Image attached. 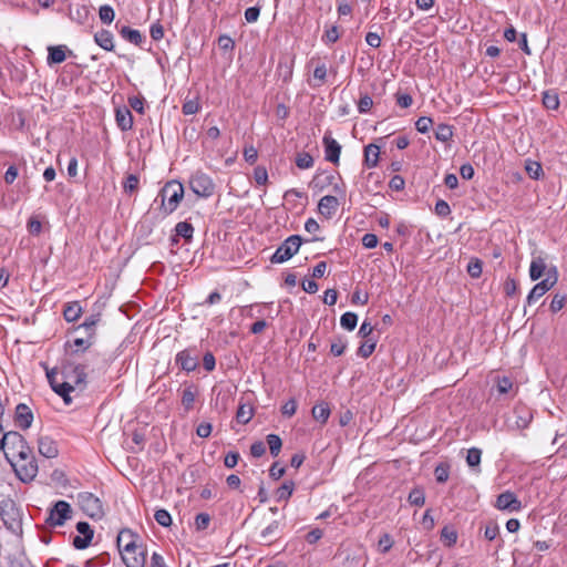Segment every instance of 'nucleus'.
<instances>
[{"instance_id": "e433bc0d", "label": "nucleus", "mask_w": 567, "mask_h": 567, "mask_svg": "<svg viewBox=\"0 0 567 567\" xmlns=\"http://www.w3.org/2000/svg\"><path fill=\"white\" fill-rule=\"evenodd\" d=\"M315 164L313 157L307 152H300L296 156V165L300 169L311 168Z\"/></svg>"}, {"instance_id": "de8ad7c7", "label": "nucleus", "mask_w": 567, "mask_h": 567, "mask_svg": "<svg viewBox=\"0 0 567 567\" xmlns=\"http://www.w3.org/2000/svg\"><path fill=\"white\" fill-rule=\"evenodd\" d=\"M347 349V341L341 338V337H338L332 343H331V347H330V352L334 355V357H340L344 353Z\"/></svg>"}, {"instance_id": "20e7f679", "label": "nucleus", "mask_w": 567, "mask_h": 567, "mask_svg": "<svg viewBox=\"0 0 567 567\" xmlns=\"http://www.w3.org/2000/svg\"><path fill=\"white\" fill-rule=\"evenodd\" d=\"M0 518L4 526L17 532L21 527V514L16 502L9 497L0 501Z\"/></svg>"}, {"instance_id": "f03ea898", "label": "nucleus", "mask_w": 567, "mask_h": 567, "mask_svg": "<svg viewBox=\"0 0 567 567\" xmlns=\"http://www.w3.org/2000/svg\"><path fill=\"white\" fill-rule=\"evenodd\" d=\"M135 537L131 529H122L117 535V547L126 567L145 566V553L136 545Z\"/></svg>"}, {"instance_id": "c756f323", "label": "nucleus", "mask_w": 567, "mask_h": 567, "mask_svg": "<svg viewBox=\"0 0 567 567\" xmlns=\"http://www.w3.org/2000/svg\"><path fill=\"white\" fill-rule=\"evenodd\" d=\"M435 138L440 142H449L453 137V126L449 124H439L434 131Z\"/></svg>"}, {"instance_id": "1a4fd4ad", "label": "nucleus", "mask_w": 567, "mask_h": 567, "mask_svg": "<svg viewBox=\"0 0 567 567\" xmlns=\"http://www.w3.org/2000/svg\"><path fill=\"white\" fill-rule=\"evenodd\" d=\"M557 282V270L555 267L548 270L547 277L540 282L536 284L533 289L529 291L526 303L528 306L536 302L540 297H543L548 290H550L555 284Z\"/></svg>"}, {"instance_id": "4c0bfd02", "label": "nucleus", "mask_w": 567, "mask_h": 567, "mask_svg": "<svg viewBox=\"0 0 567 567\" xmlns=\"http://www.w3.org/2000/svg\"><path fill=\"white\" fill-rule=\"evenodd\" d=\"M441 538L447 547H452L457 542V532L450 526H444L441 530Z\"/></svg>"}, {"instance_id": "f8f14e48", "label": "nucleus", "mask_w": 567, "mask_h": 567, "mask_svg": "<svg viewBox=\"0 0 567 567\" xmlns=\"http://www.w3.org/2000/svg\"><path fill=\"white\" fill-rule=\"evenodd\" d=\"M76 530L80 535L73 538V546L76 549H85L89 547L93 539L94 530L86 522H79L76 524Z\"/></svg>"}, {"instance_id": "ddd939ff", "label": "nucleus", "mask_w": 567, "mask_h": 567, "mask_svg": "<svg viewBox=\"0 0 567 567\" xmlns=\"http://www.w3.org/2000/svg\"><path fill=\"white\" fill-rule=\"evenodd\" d=\"M495 506L501 511L515 512L520 509L522 504L514 493L506 491L497 496Z\"/></svg>"}, {"instance_id": "bf43d9fd", "label": "nucleus", "mask_w": 567, "mask_h": 567, "mask_svg": "<svg viewBox=\"0 0 567 567\" xmlns=\"http://www.w3.org/2000/svg\"><path fill=\"white\" fill-rule=\"evenodd\" d=\"M334 179L336 177L331 173L327 174L323 181L320 179L319 175H316L312 179V184L315 185V187H319L320 189H322L326 185H332Z\"/></svg>"}, {"instance_id": "680f3d73", "label": "nucleus", "mask_w": 567, "mask_h": 567, "mask_svg": "<svg viewBox=\"0 0 567 567\" xmlns=\"http://www.w3.org/2000/svg\"><path fill=\"white\" fill-rule=\"evenodd\" d=\"M396 104L401 106L402 109L410 107L413 103V99L409 93H401L398 92L395 94Z\"/></svg>"}, {"instance_id": "ea45409f", "label": "nucleus", "mask_w": 567, "mask_h": 567, "mask_svg": "<svg viewBox=\"0 0 567 567\" xmlns=\"http://www.w3.org/2000/svg\"><path fill=\"white\" fill-rule=\"evenodd\" d=\"M408 501L411 505L423 506L425 503L424 491L419 487L413 488L409 494Z\"/></svg>"}, {"instance_id": "c9c22d12", "label": "nucleus", "mask_w": 567, "mask_h": 567, "mask_svg": "<svg viewBox=\"0 0 567 567\" xmlns=\"http://www.w3.org/2000/svg\"><path fill=\"white\" fill-rule=\"evenodd\" d=\"M358 323V316L354 312H346L340 318V324L343 329L352 331Z\"/></svg>"}, {"instance_id": "2eb2a0df", "label": "nucleus", "mask_w": 567, "mask_h": 567, "mask_svg": "<svg viewBox=\"0 0 567 567\" xmlns=\"http://www.w3.org/2000/svg\"><path fill=\"white\" fill-rule=\"evenodd\" d=\"M175 362L186 372H193L198 367V358L196 355H192L188 349L179 351L176 354Z\"/></svg>"}, {"instance_id": "9d476101", "label": "nucleus", "mask_w": 567, "mask_h": 567, "mask_svg": "<svg viewBox=\"0 0 567 567\" xmlns=\"http://www.w3.org/2000/svg\"><path fill=\"white\" fill-rule=\"evenodd\" d=\"M71 513L72 509L68 502L58 501L50 509L45 523L51 527L62 526L68 519L71 518Z\"/></svg>"}, {"instance_id": "f704fd0d", "label": "nucleus", "mask_w": 567, "mask_h": 567, "mask_svg": "<svg viewBox=\"0 0 567 567\" xmlns=\"http://www.w3.org/2000/svg\"><path fill=\"white\" fill-rule=\"evenodd\" d=\"M140 177L136 174H130L123 183L124 193L132 195L138 189Z\"/></svg>"}, {"instance_id": "052dcab7", "label": "nucleus", "mask_w": 567, "mask_h": 567, "mask_svg": "<svg viewBox=\"0 0 567 567\" xmlns=\"http://www.w3.org/2000/svg\"><path fill=\"white\" fill-rule=\"evenodd\" d=\"M297 411V401L295 399L288 400L281 408V413L286 417H291Z\"/></svg>"}, {"instance_id": "a211bd4d", "label": "nucleus", "mask_w": 567, "mask_h": 567, "mask_svg": "<svg viewBox=\"0 0 567 567\" xmlns=\"http://www.w3.org/2000/svg\"><path fill=\"white\" fill-rule=\"evenodd\" d=\"M116 28L122 39L134 45L141 47L145 41V37L136 29H132L128 25L118 27V24H116Z\"/></svg>"}, {"instance_id": "a878e982", "label": "nucleus", "mask_w": 567, "mask_h": 567, "mask_svg": "<svg viewBox=\"0 0 567 567\" xmlns=\"http://www.w3.org/2000/svg\"><path fill=\"white\" fill-rule=\"evenodd\" d=\"M82 315V307L80 302H69L64 306L63 317L68 322L76 321Z\"/></svg>"}, {"instance_id": "c85d7f7f", "label": "nucleus", "mask_w": 567, "mask_h": 567, "mask_svg": "<svg viewBox=\"0 0 567 567\" xmlns=\"http://www.w3.org/2000/svg\"><path fill=\"white\" fill-rule=\"evenodd\" d=\"M254 416V408L249 403H240L237 412H236V420L240 424H247L250 422V420Z\"/></svg>"}, {"instance_id": "09e8293b", "label": "nucleus", "mask_w": 567, "mask_h": 567, "mask_svg": "<svg viewBox=\"0 0 567 567\" xmlns=\"http://www.w3.org/2000/svg\"><path fill=\"white\" fill-rule=\"evenodd\" d=\"M496 389L499 394H506L513 389V382L508 377H498Z\"/></svg>"}, {"instance_id": "5fc2aeb1", "label": "nucleus", "mask_w": 567, "mask_h": 567, "mask_svg": "<svg viewBox=\"0 0 567 567\" xmlns=\"http://www.w3.org/2000/svg\"><path fill=\"white\" fill-rule=\"evenodd\" d=\"M432 125H433V120L429 116H421L415 122L416 131L422 134L427 133Z\"/></svg>"}, {"instance_id": "7ed1b4c3", "label": "nucleus", "mask_w": 567, "mask_h": 567, "mask_svg": "<svg viewBox=\"0 0 567 567\" xmlns=\"http://www.w3.org/2000/svg\"><path fill=\"white\" fill-rule=\"evenodd\" d=\"M162 208L166 215L172 214L178 207L184 196V186L176 181L167 182L159 192Z\"/></svg>"}, {"instance_id": "f257e3e1", "label": "nucleus", "mask_w": 567, "mask_h": 567, "mask_svg": "<svg viewBox=\"0 0 567 567\" xmlns=\"http://www.w3.org/2000/svg\"><path fill=\"white\" fill-rule=\"evenodd\" d=\"M0 450L22 482H30L37 476L38 464L32 450L19 432L10 431L3 434Z\"/></svg>"}, {"instance_id": "dca6fc26", "label": "nucleus", "mask_w": 567, "mask_h": 567, "mask_svg": "<svg viewBox=\"0 0 567 567\" xmlns=\"http://www.w3.org/2000/svg\"><path fill=\"white\" fill-rule=\"evenodd\" d=\"M339 205V199L336 196L326 195L319 200L318 209L321 215L331 218L337 213Z\"/></svg>"}, {"instance_id": "8fccbe9b", "label": "nucleus", "mask_w": 567, "mask_h": 567, "mask_svg": "<svg viewBox=\"0 0 567 567\" xmlns=\"http://www.w3.org/2000/svg\"><path fill=\"white\" fill-rule=\"evenodd\" d=\"M295 484L293 482H285L278 489H277V497L279 501L281 499H288L293 492Z\"/></svg>"}, {"instance_id": "f3484780", "label": "nucleus", "mask_w": 567, "mask_h": 567, "mask_svg": "<svg viewBox=\"0 0 567 567\" xmlns=\"http://www.w3.org/2000/svg\"><path fill=\"white\" fill-rule=\"evenodd\" d=\"M33 421V413L31 409L24 404L20 403L16 408V423L22 430H27L31 426Z\"/></svg>"}, {"instance_id": "2f4dec72", "label": "nucleus", "mask_w": 567, "mask_h": 567, "mask_svg": "<svg viewBox=\"0 0 567 567\" xmlns=\"http://www.w3.org/2000/svg\"><path fill=\"white\" fill-rule=\"evenodd\" d=\"M176 236L183 237L186 241H190L194 234V227L190 223L179 221L175 226Z\"/></svg>"}, {"instance_id": "e2e57ef3", "label": "nucleus", "mask_w": 567, "mask_h": 567, "mask_svg": "<svg viewBox=\"0 0 567 567\" xmlns=\"http://www.w3.org/2000/svg\"><path fill=\"white\" fill-rule=\"evenodd\" d=\"M218 45L223 51H231L235 48V41L226 34L218 38Z\"/></svg>"}, {"instance_id": "4468645a", "label": "nucleus", "mask_w": 567, "mask_h": 567, "mask_svg": "<svg viewBox=\"0 0 567 567\" xmlns=\"http://www.w3.org/2000/svg\"><path fill=\"white\" fill-rule=\"evenodd\" d=\"M322 143L324 145L326 159L333 164H338L341 153V145L328 133L324 134Z\"/></svg>"}, {"instance_id": "774afa93", "label": "nucleus", "mask_w": 567, "mask_h": 567, "mask_svg": "<svg viewBox=\"0 0 567 567\" xmlns=\"http://www.w3.org/2000/svg\"><path fill=\"white\" fill-rule=\"evenodd\" d=\"M213 425L209 422H202L196 427V434L206 439L212 434Z\"/></svg>"}, {"instance_id": "bb28decb", "label": "nucleus", "mask_w": 567, "mask_h": 567, "mask_svg": "<svg viewBox=\"0 0 567 567\" xmlns=\"http://www.w3.org/2000/svg\"><path fill=\"white\" fill-rule=\"evenodd\" d=\"M64 45H54L48 48V64H60L66 59Z\"/></svg>"}, {"instance_id": "3c124183", "label": "nucleus", "mask_w": 567, "mask_h": 567, "mask_svg": "<svg viewBox=\"0 0 567 567\" xmlns=\"http://www.w3.org/2000/svg\"><path fill=\"white\" fill-rule=\"evenodd\" d=\"M28 231L33 236H39L42 231V223L37 216H31L27 223Z\"/></svg>"}, {"instance_id": "393cba45", "label": "nucleus", "mask_w": 567, "mask_h": 567, "mask_svg": "<svg viewBox=\"0 0 567 567\" xmlns=\"http://www.w3.org/2000/svg\"><path fill=\"white\" fill-rule=\"evenodd\" d=\"M197 395V389L194 384L186 386L182 393V405L185 412H189L194 408Z\"/></svg>"}, {"instance_id": "aec40b11", "label": "nucleus", "mask_w": 567, "mask_h": 567, "mask_svg": "<svg viewBox=\"0 0 567 567\" xmlns=\"http://www.w3.org/2000/svg\"><path fill=\"white\" fill-rule=\"evenodd\" d=\"M115 121L123 132L130 131L133 127V115L126 106L116 109Z\"/></svg>"}, {"instance_id": "0eeeda50", "label": "nucleus", "mask_w": 567, "mask_h": 567, "mask_svg": "<svg viewBox=\"0 0 567 567\" xmlns=\"http://www.w3.org/2000/svg\"><path fill=\"white\" fill-rule=\"evenodd\" d=\"M78 504L83 513L92 519H101L104 516L101 499L90 492H81L76 495Z\"/></svg>"}, {"instance_id": "5701e85b", "label": "nucleus", "mask_w": 567, "mask_h": 567, "mask_svg": "<svg viewBox=\"0 0 567 567\" xmlns=\"http://www.w3.org/2000/svg\"><path fill=\"white\" fill-rule=\"evenodd\" d=\"M546 261L543 257H533L529 266V277L533 281L539 279L546 271Z\"/></svg>"}, {"instance_id": "72a5a7b5", "label": "nucleus", "mask_w": 567, "mask_h": 567, "mask_svg": "<svg viewBox=\"0 0 567 567\" xmlns=\"http://www.w3.org/2000/svg\"><path fill=\"white\" fill-rule=\"evenodd\" d=\"M266 441L269 446L270 454L274 457H276L281 451V446H282L281 439L277 434H268L266 437Z\"/></svg>"}, {"instance_id": "423d86ee", "label": "nucleus", "mask_w": 567, "mask_h": 567, "mask_svg": "<svg viewBox=\"0 0 567 567\" xmlns=\"http://www.w3.org/2000/svg\"><path fill=\"white\" fill-rule=\"evenodd\" d=\"M302 238L299 235H291L286 238L270 257L271 264H284L292 258L300 249Z\"/></svg>"}, {"instance_id": "7c9ffc66", "label": "nucleus", "mask_w": 567, "mask_h": 567, "mask_svg": "<svg viewBox=\"0 0 567 567\" xmlns=\"http://www.w3.org/2000/svg\"><path fill=\"white\" fill-rule=\"evenodd\" d=\"M543 105L547 110H557L559 107V97L557 92L554 90L543 92Z\"/></svg>"}, {"instance_id": "cd10ccee", "label": "nucleus", "mask_w": 567, "mask_h": 567, "mask_svg": "<svg viewBox=\"0 0 567 567\" xmlns=\"http://www.w3.org/2000/svg\"><path fill=\"white\" fill-rule=\"evenodd\" d=\"M311 413L316 421L324 424L328 421L331 411L327 402H320L312 408Z\"/></svg>"}, {"instance_id": "79ce46f5", "label": "nucleus", "mask_w": 567, "mask_h": 567, "mask_svg": "<svg viewBox=\"0 0 567 567\" xmlns=\"http://www.w3.org/2000/svg\"><path fill=\"white\" fill-rule=\"evenodd\" d=\"M279 528V522H271L266 528H264L260 533V537L264 542L271 543L274 537L276 536Z\"/></svg>"}, {"instance_id": "4d7b16f0", "label": "nucleus", "mask_w": 567, "mask_h": 567, "mask_svg": "<svg viewBox=\"0 0 567 567\" xmlns=\"http://www.w3.org/2000/svg\"><path fill=\"white\" fill-rule=\"evenodd\" d=\"M210 516L207 513H199L195 517L196 529L204 530L209 526Z\"/></svg>"}, {"instance_id": "37998d69", "label": "nucleus", "mask_w": 567, "mask_h": 567, "mask_svg": "<svg viewBox=\"0 0 567 567\" xmlns=\"http://www.w3.org/2000/svg\"><path fill=\"white\" fill-rule=\"evenodd\" d=\"M482 451L477 447H472L467 451L466 463L470 467H478L481 463Z\"/></svg>"}, {"instance_id": "864d4df0", "label": "nucleus", "mask_w": 567, "mask_h": 567, "mask_svg": "<svg viewBox=\"0 0 567 567\" xmlns=\"http://www.w3.org/2000/svg\"><path fill=\"white\" fill-rule=\"evenodd\" d=\"M373 106V100L368 94H361L359 101H358V111L359 113H368L371 107Z\"/></svg>"}, {"instance_id": "69168bd1", "label": "nucleus", "mask_w": 567, "mask_h": 567, "mask_svg": "<svg viewBox=\"0 0 567 567\" xmlns=\"http://www.w3.org/2000/svg\"><path fill=\"white\" fill-rule=\"evenodd\" d=\"M151 38L154 41H159L164 37V28L159 22L153 23L150 29Z\"/></svg>"}, {"instance_id": "39448f33", "label": "nucleus", "mask_w": 567, "mask_h": 567, "mask_svg": "<svg viewBox=\"0 0 567 567\" xmlns=\"http://www.w3.org/2000/svg\"><path fill=\"white\" fill-rule=\"evenodd\" d=\"M59 373L62 381L69 383L70 393L74 390L75 386L85 384L86 373L85 367L82 364H75L70 361H65L62 363Z\"/></svg>"}, {"instance_id": "49530a36", "label": "nucleus", "mask_w": 567, "mask_h": 567, "mask_svg": "<svg viewBox=\"0 0 567 567\" xmlns=\"http://www.w3.org/2000/svg\"><path fill=\"white\" fill-rule=\"evenodd\" d=\"M154 518L163 527H168L172 524V516L166 509H157L154 514Z\"/></svg>"}, {"instance_id": "9b49d317", "label": "nucleus", "mask_w": 567, "mask_h": 567, "mask_svg": "<svg viewBox=\"0 0 567 567\" xmlns=\"http://www.w3.org/2000/svg\"><path fill=\"white\" fill-rule=\"evenodd\" d=\"M59 370L58 369H47V379L52 388V390L60 395L65 404H70L72 402V399L70 396V388L69 383L63 382L62 379H59Z\"/></svg>"}, {"instance_id": "6e6d98bb", "label": "nucleus", "mask_w": 567, "mask_h": 567, "mask_svg": "<svg viewBox=\"0 0 567 567\" xmlns=\"http://www.w3.org/2000/svg\"><path fill=\"white\" fill-rule=\"evenodd\" d=\"M254 178L258 185H266L268 182V172L264 166H257L254 169Z\"/></svg>"}, {"instance_id": "c03bdc74", "label": "nucleus", "mask_w": 567, "mask_h": 567, "mask_svg": "<svg viewBox=\"0 0 567 567\" xmlns=\"http://www.w3.org/2000/svg\"><path fill=\"white\" fill-rule=\"evenodd\" d=\"M375 346V341L367 340L363 343H361L357 353L359 357L367 359L374 352Z\"/></svg>"}, {"instance_id": "a19ab883", "label": "nucleus", "mask_w": 567, "mask_h": 567, "mask_svg": "<svg viewBox=\"0 0 567 567\" xmlns=\"http://www.w3.org/2000/svg\"><path fill=\"white\" fill-rule=\"evenodd\" d=\"M525 169L527 172V175L533 179H539L540 176L544 174L542 165L538 162L534 161H527Z\"/></svg>"}, {"instance_id": "0e129e2a", "label": "nucleus", "mask_w": 567, "mask_h": 567, "mask_svg": "<svg viewBox=\"0 0 567 567\" xmlns=\"http://www.w3.org/2000/svg\"><path fill=\"white\" fill-rule=\"evenodd\" d=\"M434 210L440 217H446L451 214L450 205L443 199L436 202Z\"/></svg>"}, {"instance_id": "603ef678", "label": "nucleus", "mask_w": 567, "mask_h": 567, "mask_svg": "<svg viewBox=\"0 0 567 567\" xmlns=\"http://www.w3.org/2000/svg\"><path fill=\"white\" fill-rule=\"evenodd\" d=\"M483 271V264L480 259H472L467 265V272L472 278L481 277Z\"/></svg>"}, {"instance_id": "13d9d810", "label": "nucleus", "mask_w": 567, "mask_h": 567, "mask_svg": "<svg viewBox=\"0 0 567 567\" xmlns=\"http://www.w3.org/2000/svg\"><path fill=\"white\" fill-rule=\"evenodd\" d=\"M339 31L336 25L328 29L324 34L322 35V41L327 44L334 43L339 40Z\"/></svg>"}, {"instance_id": "58836bf2", "label": "nucleus", "mask_w": 567, "mask_h": 567, "mask_svg": "<svg viewBox=\"0 0 567 567\" xmlns=\"http://www.w3.org/2000/svg\"><path fill=\"white\" fill-rule=\"evenodd\" d=\"M99 17L102 23L111 24L115 18L114 9L110 4H103L99 9Z\"/></svg>"}, {"instance_id": "6ab92c4d", "label": "nucleus", "mask_w": 567, "mask_h": 567, "mask_svg": "<svg viewBox=\"0 0 567 567\" xmlns=\"http://www.w3.org/2000/svg\"><path fill=\"white\" fill-rule=\"evenodd\" d=\"M39 453L47 458H53L58 456L59 450L54 440L50 436H40L39 441Z\"/></svg>"}, {"instance_id": "b1692460", "label": "nucleus", "mask_w": 567, "mask_h": 567, "mask_svg": "<svg viewBox=\"0 0 567 567\" xmlns=\"http://www.w3.org/2000/svg\"><path fill=\"white\" fill-rule=\"evenodd\" d=\"M380 155V147L375 144H369L364 147V164L367 167L372 168L378 166Z\"/></svg>"}, {"instance_id": "338daca9", "label": "nucleus", "mask_w": 567, "mask_h": 567, "mask_svg": "<svg viewBox=\"0 0 567 567\" xmlns=\"http://www.w3.org/2000/svg\"><path fill=\"white\" fill-rule=\"evenodd\" d=\"M244 158L247 163L254 164L258 158V151L252 146H246L244 148Z\"/></svg>"}, {"instance_id": "473e14b6", "label": "nucleus", "mask_w": 567, "mask_h": 567, "mask_svg": "<svg viewBox=\"0 0 567 567\" xmlns=\"http://www.w3.org/2000/svg\"><path fill=\"white\" fill-rule=\"evenodd\" d=\"M328 70L324 63L318 64L313 70L315 83L309 82L312 87L321 86L327 80Z\"/></svg>"}, {"instance_id": "6e6552de", "label": "nucleus", "mask_w": 567, "mask_h": 567, "mask_svg": "<svg viewBox=\"0 0 567 567\" xmlns=\"http://www.w3.org/2000/svg\"><path fill=\"white\" fill-rule=\"evenodd\" d=\"M190 189L199 197L208 198L215 193L212 177L202 171L195 172L189 178Z\"/></svg>"}, {"instance_id": "412c9836", "label": "nucleus", "mask_w": 567, "mask_h": 567, "mask_svg": "<svg viewBox=\"0 0 567 567\" xmlns=\"http://www.w3.org/2000/svg\"><path fill=\"white\" fill-rule=\"evenodd\" d=\"M95 43L105 51L114 50V37L111 31L102 29L94 34Z\"/></svg>"}, {"instance_id": "a18cd8bd", "label": "nucleus", "mask_w": 567, "mask_h": 567, "mask_svg": "<svg viewBox=\"0 0 567 567\" xmlns=\"http://www.w3.org/2000/svg\"><path fill=\"white\" fill-rule=\"evenodd\" d=\"M435 478L439 483H445L450 475V465L446 463L439 464L434 470Z\"/></svg>"}, {"instance_id": "4be33fe9", "label": "nucleus", "mask_w": 567, "mask_h": 567, "mask_svg": "<svg viewBox=\"0 0 567 567\" xmlns=\"http://www.w3.org/2000/svg\"><path fill=\"white\" fill-rule=\"evenodd\" d=\"M100 320H101V315L93 313L90 317H87L83 323H81L79 327H76L75 330L76 331L83 330L85 336L93 339L95 336V328H96L97 323L100 322Z\"/></svg>"}]
</instances>
